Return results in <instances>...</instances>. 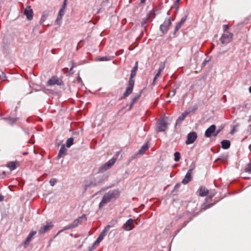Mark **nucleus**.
Returning <instances> with one entry per match:
<instances>
[{
  "label": "nucleus",
  "instance_id": "1",
  "mask_svg": "<svg viewBox=\"0 0 251 251\" xmlns=\"http://www.w3.org/2000/svg\"><path fill=\"white\" fill-rule=\"evenodd\" d=\"M119 195V192L118 190H110L105 193L99 204V209H101L105 204L109 202L112 199L117 198Z\"/></svg>",
  "mask_w": 251,
  "mask_h": 251
},
{
  "label": "nucleus",
  "instance_id": "2",
  "mask_svg": "<svg viewBox=\"0 0 251 251\" xmlns=\"http://www.w3.org/2000/svg\"><path fill=\"white\" fill-rule=\"evenodd\" d=\"M103 181L102 177L98 176L91 179L89 181H85L84 186V191H86L88 188L95 187L99 185Z\"/></svg>",
  "mask_w": 251,
  "mask_h": 251
},
{
  "label": "nucleus",
  "instance_id": "3",
  "mask_svg": "<svg viewBox=\"0 0 251 251\" xmlns=\"http://www.w3.org/2000/svg\"><path fill=\"white\" fill-rule=\"evenodd\" d=\"M116 159L115 157H112L111 159L108 160L106 163L102 165L99 168L98 172L103 173L107 170L111 168L113 165L115 163Z\"/></svg>",
  "mask_w": 251,
  "mask_h": 251
},
{
  "label": "nucleus",
  "instance_id": "4",
  "mask_svg": "<svg viewBox=\"0 0 251 251\" xmlns=\"http://www.w3.org/2000/svg\"><path fill=\"white\" fill-rule=\"evenodd\" d=\"M168 123L164 118L158 120L156 124V131L158 132L165 131L167 128Z\"/></svg>",
  "mask_w": 251,
  "mask_h": 251
},
{
  "label": "nucleus",
  "instance_id": "5",
  "mask_svg": "<svg viewBox=\"0 0 251 251\" xmlns=\"http://www.w3.org/2000/svg\"><path fill=\"white\" fill-rule=\"evenodd\" d=\"M174 21V19H171V18H168L165 20L164 22L162 24H161L160 26V30L163 33H166L171 25H172V21Z\"/></svg>",
  "mask_w": 251,
  "mask_h": 251
},
{
  "label": "nucleus",
  "instance_id": "6",
  "mask_svg": "<svg viewBox=\"0 0 251 251\" xmlns=\"http://www.w3.org/2000/svg\"><path fill=\"white\" fill-rule=\"evenodd\" d=\"M233 36V34L229 31L224 32L220 41L223 44H227L231 41Z\"/></svg>",
  "mask_w": 251,
  "mask_h": 251
},
{
  "label": "nucleus",
  "instance_id": "7",
  "mask_svg": "<svg viewBox=\"0 0 251 251\" xmlns=\"http://www.w3.org/2000/svg\"><path fill=\"white\" fill-rule=\"evenodd\" d=\"M53 226V225L51 222H47L45 225H42L38 231L40 235L43 234L46 232L51 229Z\"/></svg>",
  "mask_w": 251,
  "mask_h": 251
},
{
  "label": "nucleus",
  "instance_id": "8",
  "mask_svg": "<svg viewBox=\"0 0 251 251\" xmlns=\"http://www.w3.org/2000/svg\"><path fill=\"white\" fill-rule=\"evenodd\" d=\"M134 85V80L133 79H129L128 81V86L126 89V91L124 94V97L128 96L133 91V88Z\"/></svg>",
  "mask_w": 251,
  "mask_h": 251
},
{
  "label": "nucleus",
  "instance_id": "9",
  "mask_svg": "<svg viewBox=\"0 0 251 251\" xmlns=\"http://www.w3.org/2000/svg\"><path fill=\"white\" fill-rule=\"evenodd\" d=\"M62 81L61 79L56 76H52L51 77L47 82V84L49 86H53L55 84L57 85H61L62 84Z\"/></svg>",
  "mask_w": 251,
  "mask_h": 251
},
{
  "label": "nucleus",
  "instance_id": "10",
  "mask_svg": "<svg viewBox=\"0 0 251 251\" xmlns=\"http://www.w3.org/2000/svg\"><path fill=\"white\" fill-rule=\"evenodd\" d=\"M197 138L196 132L193 131L190 132L187 135V138L185 141L186 145H190L193 143Z\"/></svg>",
  "mask_w": 251,
  "mask_h": 251
},
{
  "label": "nucleus",
  "instance_id": "11",
  "mask_svg": "<svg viewBox=\"0 0 251 251\" xmlns=\"http://www.w3.org/2000/svg\"><path fill=\"white\" fill-rule=\"evenodd\" d=\"M216 127L214 125L210 126L205 131L204 136L206 138L210 137L212 135L214 136L215 131Z\"/></svg>",
  "mask_w": 251,
  "mask_h": 251
},
{
  "label": "nucleus",
  "instance_id": "12",
  "mask_svg": "<svg viewBox=\"0 0 251 251\" xmlns=\"http://www.w3.org/2000/svg\"><path fill=\"white\" fill-rule=\"evenodd\" d=\"M25 15L28 20H31L33 19V12L30 6H27L24 11Z\"/></svg>",
  "mask_w": 251,
  "mask_h": 251
},
{
  "label": "nucleus",
  "instance_id": "13",
  "mask_svg": "<svg viewBox=\"0 0 251 251\" xmlns=\"http://www.w3.org/2000/svg\"><path fill=\"white\" fill-rule=\"evenodd\" d=\"M134 221L132 219H128L124 224L123 228L126 231H130L134 228Z\"/></svg>",
  "mask_w": 251,
  "mask_h": 251
},
{
  "label": "nucleus",
  "instance_id": "14",
  "mask_svg": "<svg viewBox=\"0 0 251 251\" xmlns=\"http://www.w3.org/2000/svg\"><path fill=\"white\" fill-rule=\"evenodd\" d=\"M193 169H189L187 173H186L184 178L182 180V183L184 184H186L188 182H189L192 180V174Z\"/></svg>",
  "mask_w": 251,
  "mask_h": 251
},
{
  "label": "nucleus",
  "instance_id": "15",
  "mask_svg": "<svg viewBox=\"0 0 251 251\" xmlns=\"http://www.w3.org/2000/svg\"><path fill=\"white\" fill-rule=\"evenodd\" d=\"M107 232V228H104L102 231L100 233L99 237L95 241L94 243V246H98L100 243L103 239L104 236L106 235V233Z\"/></svg>",
  "mask_w": 251,
  "mask_h": 251
},
{
  "label": "nucleus",
  "instance_id": "16",
  "mask_svg": "<svg viewBox=\"0 0 251 251\" xmlns=\"http://www.w3.org/2000/svg\"><path fill=\"white\" fill-rule=\"evenodd\" d=\"M188 17V14H185L181 19L180 22H179L178 23L176 24L175 29V32H177L180 28L181 27V26L184 24L187 18Z\"/></svg>",
  "mask_w": 251,
  "mask_h": 251
},
{
  "label": "nucleus",
  "instance_id": "17",
  "mask_svg": "<svg viewBox=\"0 0 251 251\" xmlns=\"http://www.w3.org/2000/svg\"><path fill=\"white\" fill-rule=\"evenodd\" d=\"M83 218H84L85 219H86V216L84 215L78 217L76 219H75L73 221V222L70 224L71 226H72V228L76 227L79 225L80 222H81L82 221V220Z\"/></svg>",
  "mask_w": 251,
  "mask_h": 251
},
{
  "label": "nucleus",
  "instance_id": "18",
  "mask_svg": "<svg viewBox=\"0 0 251 251\" xmlns=\"http://www.w3.org/2000/svg\"><path fill=\"white\" fill-rule=\"evenodd\" d=\"M65 3H64L63 6L60 9L55 22L57 24H59V21H61L63 15L64 14V8Z\"/></svg>",
  "mask_w": 251,
  "mask_h": 251
},
{
  "label": "nucleus",
  "instance_id": "19",
  "mask_svg": "<svg viewBox=\"0 0 251 251\" xmlns=\"http://www.w3.org/2000/svg\"><path fill=\"white\" fill-rule=\"evenodd\" d=\"M198 192L200 196L204 197L208 194V190L205 187L201 186Z\"/></svg>",
  "mask_w": 251,
  "mask_h": 251
},
{
  "label": "nucleus",
  "instance_id": "20",
  "mask_svg": "<svg viewBox=\"0 0 251 251\" xmlns=\"http://www.w3.org/2000/svg\"><path fill=\"white\" fill-rule=\"evenodd\" d=\"M67 149L65 148V147L63 145L61 146V148L60 149V150L59 151L57 158L58 159L64 156L66 154Z\"/></svg>",
  "mask_w": 251,
  "mask_h": 251
},
{
  "label": "nucleus",
  "instance_id": "21",
  "mask_svg": "<svg viewBox=\"0 0 251 251\" xmlns=\"http://www.w3.org/2000/svg\"><path fill=\"white\" fill-rule=\"evenodd\" d=\"M138 62L135 63V66L132 68L131 71L130 78L133 79V78L135 76L137 70H138Z\"/></svg>",
  "mask_w": 251,
  "mask_h": 251
},
{
  "label": "nucleus",
  "instance_id": "22",
  "mask_svg": "<svg viewBox=\"0 0 251 251\" xmlns=\"http://www.w3.org/2000/svg\"><path fill=\"white\" fill-rule=\"evenodd\" d=\"M189 113V112L188 111H185L183 113L181 114V115H180L178 119L176 120V124H178L181 123L182 121H183V120L185 119V118L188 115Z\"/></svg>",
  "mask_w": 251,
  "mask_h": 251
},
{
  "label": "nucleus",
  "instance_id": "23",
  "mask_svg": "<svg viewBox=\"0 0 251 251\" xmlns=\"http://www.w3.org/2000/svg\"><path fill=\"white\" fill-rule=\"evenodd\" d=\"M36 233V232L35 231H32L29 233L28 235L27 236L26 240L25 241V246L28 244V243L31 241L32 238L33 236H34Z\"/></svg>",
  "mask_w": 251,
  "mask_h": 251
},
{
  "label": "nucleus",
  "instance_id": "24",
  "mask_svg": "<svg viewBox=\"0 0 251 251\" xmlns=\"http://www.w3.org/2000/svg\"><path fill=\"white\" fill-rule=\"evenodd\" d=\"M222 147L224 149H227L230 147V142L229 140H224L221 142Z\"/></svg>",
  "mask_w": 251,
  "mask_h": 251
},
{
  "label": "nucleus",
  "instance_id": "25",
  "mask_svg": "<svg viewBox=\"0 0 251 251\" xmlns=\"http://www.w3.org/2000/svg\"><path fill=\"white\" fill-rule=\"evenodd\" d=\"M149 147L148 144L144 145L138 151V154L141 155L143 154L145 152L149 149Z\"/></svg>",
  "mask_w": 251,
  "mask_h": 251
},
{
  "label": "nucleus",
  "instance_id": "26",
  "mask_svg": "<svg viewBox=\"0 0 251 251\" xmlns=\"http://www.w3.org/2000/svg\"><path fill=\"white\" fill-rule=\"evenodd\" d=\"M17 164L16 162H9L7 164V167L9 168L11 171H13L17 168Z\"/></svg>",
  "mask_w": 251,
  "mask_h": 251
},
{
  "label": "nucleus",
  "instance_id": "27",
  "mask_svg": "<svg viewBox=\"0 0 251 251\" xmlns=\"http://www.w3.org/2000/svg\"><path fill=\"white\" fill-rule=\"evenodd\" d=\"M117 223V220H112L109 223V224L108 225L106 226L104 228L107 229V231H109L110 227L114 226Z\"/></svg>",
  "mask_w": 251,
  "mask_h": 251
},
{
  "label": "nucleus",
  "instance_id": "28",
  "mask_svg": "<svg viewBox=\"0 0 251 251\" xmlns=\"http://www.w3.org/2000/svg\"><path fill=\"white\" fill-rule=\"evenodd\" d=\"M140 96H141L140 94H138V95L135 96L134 97H133L132 99L131 104L130 105V108H129L130 109H131L132 108V105L139 99Z\"/></svg>",
  "mask_w": 251,
  "mask_h": 251
},
{
  "label": "nucleus",
  "instance_id": "29",
  "mask_svg": "<svg viewBox=\"0 0 251 251\" xmlns=\"http://www.w3.org/2000/svg\"><path fill=\"white\" fill-rule=\"evenodd\" d=\"M74 139L73 138H70L66 141V146L67 148H70L73 144Z\"/></svg>",
  "mask_w": 251,
  "mask_h": 251
},
{
  "label": "nucleus",
  "instance_id": "30",
  "mask_svg": "<svg viewBox=\"0 0 251 251\" xmlns=\"http://www.w3.org/2000/svg\"><path fill=\"white\" fill-rule=\"evenodd\" d=\"M48 17V14L47 13H44L39 21L40 24H42L43 23L47 20V18Z\"/></svg>",
  "mask_w": 251,
  "mask_h": 251
},
{
  "label": "nucleus",
  "instance_id": "31",
  "mask_svg": "<svg viewBox=\"0 0 251 251\" xmlns=\"http://www.w3.org/2000/svg\"><path fill=\"white\" fill-rule=\"evenodd\" d=\"M149 17H146L144 18L141 22V25L143 26L144 28L146 27V25L149 22Z\"/></svg>",
  "mask_w": 251,
  "mask_h": 251
},
{
  "label": "nucleus",
  "instance_id": "32",
  "mask_svg": "<svg viewBox=\"0 0 251 251\" xmlns=\"http://www.w3.org/2000/svg\"><path fill=\"white\" fill-rule=\"evenodd\" d=\"M174 160L176 162H177L180 160V155L179 152H176L174 154Z\"/></svg>",
  "mask_w": 251,
  "mask_h": 251
},
{
  "label": "nucleus",
  "instance_id": "33",
  "mask_svg": "<svg viewBox=\"0 0 251 251\" xmlns=\"http://www.w3.org/2000/svg\"><path fill=\"white\" fill-rule=\"evenodd\" d=\"M165 67V62H160V63L159 64V68L158 71H159V72H162L164 70Z\"/></svg>",
  "mask_w": 251,
  "mask_h": 251
},
{
  "label": "nucleus",
  "instance_id": "34",
  "mask_svg": "<svg viewBox=\"0 0 251 251\" xmlns=\"http://www.w3.org/2000/svg\"><path fill=\"white\" fill-rule=\"evenodd\" d=\"M111 59L110 56H103V57H100L99 59V60L100 61H109Z\"/></svg>",
  "mask_w": 251,
  "mask_h": 251
},
{
  "label": "nucleus",
  "instance_id": "35",
  "mask_svg": "<svg viewBox=\"0 0 251 251\" xmlns=\"http://www.w3.org/2000/svg\"><path fill=\"white\" fill-rule=\"evenodd\" d=\"M245 172L251 173V163L248 164L245 169Z\"/></svg>",
  "mask_w": 251,
  "mask_h": 251
},
{
  "label": "nucleus",
  "instance_id": "36",
  "mask_svg": "<svg viewBox=\"0 0 251 251\" xmlns=\"http://www.w3.org/2000/svg\"><path fill=\"white\" fill-rule=\"evenodd\" d=\"M71 228H72V226H71V225L70 224L69 225L65 226L63 229H61L60 231H59L58 232V233H57V235H58L59 234H60L63 230H67V229H71Z\"/></svg>",
  "mask_w": 251,
  "mask_h": 251
},
{
  "label": "nucleus",
  "instance_id": "37",
  "mask_svg": "<svg viewBox=\"0 0 251 251\" xmlns=\"http://www.w3.org/2000/svg\"><path fill=\"white\" fill-rule=\"evenodd\" d=\"M162 72H159V71H158V72L157 73V74L155 75L154 78H153V84H154L155 83V82L156 81V80L160 76V74Z\"/></svg>",
  "mask_w": 251,
  "mask_h": 251
},
{
  "label": "nucleus",
  "instance_id": "38",
  "mask_svg": "<svg viewBox=\"0 0 251 251\" xmlns=\"http://www.w3.org/2000/svg\"><path fill=\"white\" fill-rule=\"evenodd\" d=\"M16 120L17 119L16 118H9L7 119V121H8V123L12 125L13 124H14L15 122L16 121Z\"/></svg>",
  "mask_w": 251,
  "mask_h": 251
},
{
  "label": "nucleus",
  "instance_id": "39",
  "mask_svg": "<svg viewBox=\"0 0 251 251\" xmlns=\"http://www.w3.org/2000/svg\"><path fill=\"white\" fill-rule=\"evenodd\" d=\"M155 15V14L153 10H151L148 14V16L147 17H149V19H150V18H151V17L154 18Z\"/></svg>",
  "mask_w": 251,
  "mask_h": 251
},
{
  "label": "nucleus",
  "instance_id": "40",
  "mask_svg": "<svg viewBox=\"0 0 251 251\" xmlns=\"http://www.w3.org/2000/svg\"><path fill=\"white\" fill-rule=\"evenodd\" d=\"M56 183V179L55 178H52L50 180V184L51 186H53L55 183Z\"/></svg>",
  "mask_w": 251,
  "mask_h": 251
},
{
  "label": "nucleus",
  "instance_id": "41",
  "mask_svg": "<svg viewBox=\"0 0 251 251\" xmlns=\"http://www.w3.org/2000/svg\"><path fill=\"white\" fill-rule=\"evenodd\" d=\"M210 61V59H207L206 58L204 60V61H203L202 63V67H204L206 64L209 62Z\"/></svg>",
  "mask_w": 251,
  "mask_h": 251
},
{
  "label": "nucleus",
  "instance_id": "42",
  "mask_svg": "<svg viewBox=\"0 0 251 251\" xmlns=\"http://www.w3.org/2000/svg\"><path fill=\"white\" fill-rule=\"evenodd\" d=\"M228 25H224L223 26L224 28V32L228 31L227 30L228 29Z\"/></svg>",
  "mask_w": 251,
  "mask_h": 251
},
{
  "label": "nucleus",
  "instance_id": "43",
  "mask_svg": "<svg viewBox=\"0 0 251 251\" xmlns=\"http://www.w3.org/2000/svg\"><path fill=\"white\" fill-rule=\"evenodd\" d=\"M121 153V151H117L116 154L113 156V157H115L116 159V160H117V158L118 156H119L120 154Z\"/></svg>",
  "mask_w": 251,
  "mask_h": 251
},
{
  "label": "nucleus",
  "instance_id": "44",
  "mask_svg": "<svg viewBox=\"0 0 251 251\" xmlns=\"http://www.w3.org/2000/svg\"><path fill=\"white\" fill-rule=\"evenodd\" d=\"M180 183H178L176 184L174 187V190L177 189L178 188H179L180 187Z\"/></svg>",
  "mask_w": 251,
  "mask_h": 251
},
{
  "label": "nucleus",
  "instance_id": "45",
  "mask_svg": "<svg viewBox=\"0 0 251 251\" xmlns=\"http://www.w3.org/2000/svg\"><path fill=\"white\" fill-rule=\"evenodd\" d=\"M221 131L220 129H218L217 131L215 130V134H214V137L216 136Z\"/></svg>",
  "mask_w": 251,
  "mask_h": 251
},
{
  "label": "nucleus",
  "instance_id": "46",
  "mask_svg": "<svg viewBox=\"0 0 251 251\" xmlns=\"http://www.w3.org/2000/svg\"><path fill=\"white\" fill-rule=\"evenodd\" d=\"M236 131V128H235V127L234 126L232 128V129L231 130V132H230V133L231 134H233Z\"/></svg>",
  "mask_w": 251,
  "mask_h": 251
},
{
  "label": "nucleus",
  "instance_id": "47",
  "mask_svg": "<svg viewBox=\"0 0 251 251\" xmlns=\"http://www.w3.org/2000/svg\"><path fill=\"white\" fill-rule=\"evenodd\" d=\"M188 222H189V221H185V222L183 223V225H182V227H185V226L187 225V224L188 223Z\"/></svg>",
  "mask_w": 251,
  "mask_h": 251
},
{
  "label": "nucleus",
  "instance_id": "48",
  "mask_svg": "<svg viewBox=\"0 0 251 251\" xmlns=\"http://www.w3.org/2000/svg\"><path fill=\"white\" fill-rule=\"evenodd\" d=\"M249 133L251 134V124L249 126Z\"/></svg>",
  "mask_w": 251,
  "mask_h": 251
},
{
  "label": "nucleus",
  "instance_id": "49",
  "mask_svg": "<svg viewBox=\"0 0 251 251\" xmlns=\"http://www.w3.org/2000/svg\"><path fill=\"white\" fill-rule=\"evenodd\" d=\"M4 197L2 196H0V201H1L3 200Z\"/></svg>",
  "mask_w": 251,
  "mask_h": 251
},
{
  "label": "nucleus",
  "instance_id": "50",
  "mask_svg": "<svg viewBox=\"0 0 251 251\" xmlns=\"http://www.w3.org/2000/svg\"><path fill=\"white\" fill-rule=\"evenodd\" d=\"M146 0H141L140 2L141 3H144L145 2Z\"/></svg>",
  "mask_w": 251,
  "mask_h": 251
},
{
  "label": "nucleus",
  "instance_id": "51",
  "mask_svg": "<svg viewBox=\"0 0 251 251\" xmlns=\"http://www.w3.org/2000/svg\"><path fill=\"white\" fill-rule=\"evenodd\" d=\"M249 91L251 93V86L249 88Z\"/></svg>",
  "mask_w": 251,
  "mask_h": 251
},
{
  "label": "nucleus",
  "instance_id": "52",
  "mask_svg": "<svg viewBox=\"0 0 251 251\" xmlns=\"http://www.w3.org/2000/svg\"><path fill=\"white\" fill-rule=\"evenodd\" d=\"M180 0H176V2H179V1Z\"/></svg>",
  "mask_w": 251,
  "mask_h": 251
}]
</instances>
